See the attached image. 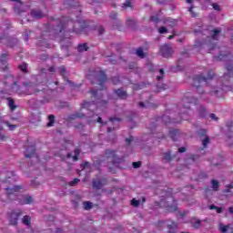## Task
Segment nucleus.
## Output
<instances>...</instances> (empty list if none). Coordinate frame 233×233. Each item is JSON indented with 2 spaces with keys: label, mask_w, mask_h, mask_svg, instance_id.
<instances>
[{
  "label": "nucleus",
  "mask_w": 233,
  "mask_h": 233,
  "mask_svg": "<svg viewBox=\"0 0 233 233\" xmlns=\"http://www.w3.org/2000/svg\"><path fill=\"white\" fill-rule=\"evenodd\" d=\"M90 94L94 100L92 102L84 101L81 108H90V105H96V106H105L106 105H108V101L103 100V94L99 93V90L92 89Z\"/></svg>",
  "instance_id": "0eeeda50"
},
{
  "label": "nucleus",
  "mask_w": 233,
  "mask_h": 233,
  "mask_svg": "<svg viewBox=\"0 0 233 233\" xmlns=\"http://www.w3.org/2000/svg\"><path fill=\"white\" fill-rule=\"evenodd\" d=\"M198 136H199V137L201 138V139H203V137H207L208 136H207V130H205V129H200L199 131H198Z\"/></svg>",
  "instance_id": "8fccbe9b"
},
{
  "label": "nucleus",
  "mask_w": 233,
  "mask_h": 233,
  "mask_svg": "<svg viewBox=\"0 0 233 233\" xmlns=\"http://www.w3.org/2000/svg\"><path fill=\"white\" fill-rule=\"evenodd\" d=\"M160 121H162V123L164 125H168V123H179V121H176V120H172V118H170L168 116L164 115L161 118Z\"/></svg>",
  "instance_id": "b1692460"
},
{
  "label": "nucleus",
  "mask_w": 233,
  "mask_h": 233,
  "mask_svg": "<svg viewBox=\"0 0 233 233\" xmlns=\"http://www.w3.org/2000/svg\"><path fill=\"white\" fill-rule=\"evenodd\" d=\"M210 5L211 6H213V10H216L217 12H221V7L219 6V5L216 3H211Z\"/></svg>",
  "instance_id": "603ef678"
},
{
  "label": "nucleus",
  "mask_w": 233,
  "mask_h": 233,
  "mask_svg": "<svg viewBox=\"0 0 233 233\" xmlns=\"http://www.w3.org/2000/svg\"><path fill=\"white\" fill-rule=\"evenodd\" d=\"M61 152H63L62 150H60V152L58 153L59 157L62 159V161H66V159H70L72 157L73 161H79V156L81 155V148L76 147L74 150V156H72V153H67L66 156L61 154Z\"/></svg>",
  "instance_id": "6e6552de"
},
{
  "label": "nucleus",
  "mask_w": 233,
  "mask_h": 233,
  "mask_svg": "<svg viewBox=\"0 0 233 233\" xmlns=\"http://www.w3.org/2000/svg\"><path fill=\"white\" fill-rule=\"evenodd\" d=\"M132 167L133 168H141V161L133 162Z\"/></svg>",
  "instance_id": "0e129e2a"
},
{
  "label": "nucleus",
  "mask_w": 233,
  "mask_h": 233,
  "mask_svg": "<svg viewBox=\"0 0 233 233\" xmlns=\"http://www.w3.org/2000/svg\"><path fill=\"white\" fill-rule=\"evenodd\" d=\"M104 161L107 162V165H113L116 168H124L121 167L125 163V157H119L116 151L114 149H106L104 153Z\"/></svg>",
  "instance_id": "20e7f679"
},
{
  "label": "nucleus",
  "mask_w": 233,
  "mask_h": 233,
  "mask_svg": "<svg viewBox=\"0 0 233 233\" xmlns=\"http://www.w3.org/2000/svg\"><path fill=\"white\" fill-rule=\"evenodd\" d=\"M157 205L160 208H166L167 212H177V200L174 198L172 193H166L164 197H161L159 202H157Z\"/></svg>",
  "instance_id": "39448f33"
},
{
  "label": "nucleus",
  "mask_w": 233,
  "mask_h": 233,
  "mask_svg": "<svg viewBox=\"0 0 233 233\" xmlns=\"http://www.w3.org/2000/svg\"><path fill=\"white\" fill-rule=\"evenodd\" d=\"M31 221H32V218H30V216H26V215L24 216L22 219V223L26 227H30V225H32Z\"/></svg>",
  "instance_id": "c756f323"
},
{
  "label": "nucleus",
  "mask_w": 233,
  "mask_h": 233,
  "mask_svg": "<svg viewBox=\"0 0 233 233\" xmlns=\"http://www.w3.org/2000/svg\"><path fill=\"white\" fill-rule=\"evenodd\" d=\"M46 88H47L46 86H43L41 85H38L37 87L35 89V94L37 92H45Z\"/></svg>",
  "instance_id": "de8ad7c7"
},
{
  "label": "nucleus",
  "mask_w": 233,
  "mask_h": 233,
  "mask_svg": "<svg viewBox=\"0 0 233 233\" xmlns=\"http://www.w3.org/2000/svg\"><path fill=\"white\" fill-rule=\"evenodd\" d=\"M75 128L78 132H84L85 131V126L82 123L75 125Z\"/></svg>",
  "instance_id": "a18cd8bd"
},
{
  "label": "nucleus",
  "mask_w": 233,
  "mask_h": 233,
  "mask_svg": "<svg viewBox=\"0 0 233 233\" xmlns=\"http://www.w3.org/2000/svg\"><path fill=\"white\" fill-rule=\"evenodd\" d=\"M32 201H34L32 197H30L28 195L24 197V205H30L32 203Z\"/></svg>",
  "instance_id": "a19ab883"
},
{
  "label": "nucleus",
  "mask_w": 233,
  "mask_h": 233,
  "mask_svg": "<svg viewBox=\"0 0 233 233\" xmlns=\"http://www.w3.org/2000/svg\"><path fill=\"white\" fill-rule=\"evenodd\" d=\"M65 5L66 6H71V8H76V6H79V3L76 2V0H66Z\"/></svg>",
  "instance_id": "a878e982"
},
{
  "label": "nucleus",
  "mask_w": 233,
  "mask_h": 233,
  "mask_svg": "<svg viewBox=\"0 0 233 233\" xmlns=\"http://www.w3.org/2000/svg\"><path fill=\"white\" fill-rule=\"evenodd\" d=\"M136 54L137 57H140V59H145L147 57L145 51H143V47H138L136 51Z\"/></svg>",
  "instance_id": "c85d7f7f"
},
{
  "label": "nucleus",
  "mask_w": 233,
  "mask_h": 233,
  "mask_svg": "<svg viewBox=\"0 0 233 233\" xmlns=\"http://www.w3.org/2000/svg\"><path fill=\"white\" fill-rule=\"evenodd\" d=\"M8 101V106L11 110V112H14V110H15V108H17V106H15V101H14L13 98L8 97L7 98Z\"/></svg>",
  "instance_id": "bb28decb"
},
{
  "label": "nucleus",
  "mask_w": 233,
  "mask_h": 233,
  "mask_svg": "<svg viewBox=\"0 0 233 233\" xmlns=\"http://www.w3.org/2000/svg\"><path fill=\"white\" fill-rule=\"evenodd\" d=\"M104 185H106V179L93 180V188H96V190H101Z\"/></svg>",
  "instance_id": "a211bd4d"
},
{
  "label": "nucleus",
  "mask_w": 233,
  "mask_h": 233,
  "mask_svg": "<svg viewBox=\"0 0 233 233\" xmlns=\"http://www.w3.org/2000/svg\"><path fill=\"white\" fill-rule=\"evenodd\" d=\"M214 76H216L214 71L209 70L207 76H204L203 74L196 75L193 76L192 86L196 88L197 94L200 95V99H202V101L208 102V93H206V91L203 90V88L201 87V83H207V81L214 79Z\"/></svg>",
  "instance_id": "f03ea898"
},
{
  "label": "nucleus",
  "mask_w": 233,
  "mask_h": 233,
  "mask_svg": "<svg viewBox=\"0 0 233 233\" xmlns=\"http://www.w3.org/2000/svg\"><path fill=\"white\" fill-rule=\"evenodd\" d=\"M35 155V146H30L25 149V157H34Z\"/></svg>",
  "instance_id": "412c9836"
},
{
  "label": "nucleus",
  "mask_w": 233,
  "mask_h": 233,
  "mask_svg": "<svg viewBox=\"0 0 233 233\" xmlns=\"http://www.w3.org/2000/svg\"><path fill=\"white\" fill-rule=\"evenodd\" d=\"M84 117L86 118L87 125H92V123L103 124V118H101V116H98L96 113H94V111L87 113V115H85L81 112H75L69 116V119L72 120L83 119Z\"/></svg>",
  "instance_id": "423d86ee"
},
{
  "label": "nucleus",
  "mask_w": 233,
  "mask_h": 233,
  "mask_svg": "<svg viewBox=\"0 0 233 233\" xmlns=\"http://www.w3.org/2000/svg\"><path fill=\"white\" fill-rule=\"evenodd\" d=\"M109 18L112 21V25H113V28H117L118 30H121V21H119V19L117 18V13L116 12H111L109 14Z\"/></svg>",
  "instance_id": "f8f14e48"
},
{
  "label": "nucleus",
  "mask_w": 233,
  "mask_h": 233,
  "mask_svg": "<svg viewBox=\"0 0 233 233\" xmlns=\"http://www.w3.org/2000/svg\"><path fill=\"white\" fill-rule=\"evenodd\" d=\"M21 216H23V211H21V210L11 212V214L9 216L10 225H13V226L17 225V221H18L19 218H21Z\"/></svg>",
  "instance_id": "9b49d317"
},
{
  "label": "nucleus",
  "mask_w": 233,
  "mask_h": 233,
  "mask_svg": "<svg viewBox=\"0 0 233 233\" xmlns=\"http://www.w3.org/2000/svg\"><path fill=\"white\" fill-rule=\"evenodd\" d=\"M191 226L193 227V228H199V227H201V220H199V219H193L191 221Z\"/></svg>",
  "instance_id": "c9c22d12"
},
{
  "label": "nucleus",
  "mask_w": 233,
  "mask_h": 233,
  "mask_svg": "<svg viewBox=\"0 0 233 233\" xmlns=\"http://www.w3.org/2000/svg\"><path fill=\"white\" fill-rule=\"evenodd\" d=\"M77 51L78 52H88V46L86 45V43L79 44L77 46Z\"/></svg>",
  "instance_id": "2f4dec72"
},
{
  "label": "nucleus",
  "mask_w": 233,
  "mask_h": 233,
  "mask_svg": "<svg viewBox=\"0 0 233 233\" xmlns=\"http://www.w3.org/2000/svg\"><path fill=\"white\" fill-rule=\"evenodd\" d=\"M84 208L85 210H90V208H92V202H89V201L84 202Z\"/></svg>",
  "instance_id": "3c124183"
},
{
  "label": "nucleus",
  "mask_w": 233,
  "mask_h": 233,
  "mask_svg": "<svg viewBox=\"0 0 233 233\" xmlns=\"http://www.w3.org/2000/svg\"><path fill=\"white\" fill-rule=\"evenodd\" d=\"M198 112L200 117H207V108H205V106H201Z\"/></svg>",
  "instance_id": "58836bf2"
},
{
  "label": "nucleus",
  "mask_w": 233,
  "mask_h": 233,
  "mask_svg": "<svg viewBox=\"0 0 233 233\" xmlns=\"http://www.w3.org/2000/svg\"><path fill=\"white\" fill-rule=\"evenodd\" d=\"M30 15L33 17V19H43V17H46V15L41 11V9H32L30 11Z\"/></svg>",
  "instance_id": "dca6fc26"
},
{
  "label": "nucleus",
  "mask_w": 233,
  "mask_h": 233,
  "mask_svg": "<svg viewBox=\"0 0 233 233\" xmlns=\"http://www.w3.org/2000/svg\"><path fill=\"white\" fill-rule=\"evenodd\" d=\"M138 106L139 108H154V104L150 102H139Z\"/></svg>",
  "instance_id": "393cba45"
},
{
  "label": "nucleus",
  "mask_w": 233,
  "mask_h": 233,
  "mask_svg": "<svg viewBox=\"0 0 233 233\" xmlns=\"http://www.w3.org/2000/svg\"><path fill=\"white\" fill-rule=\"evenodd\" d=\"M217 61H225L227 64L225 65V69L228 73H224L222 76V81H230V77H233V55L228 51H219L218 56H216Z\"/></svg>",
  "instance_id": "7ed1b4c3"
},
{
  "label": "nucleus",
  "mask_w": 233,
  "mask_h": 233,
  "mask_svg": "<svg viewBox=\"0 0 233 233\" xmlns=\"http://www.w3.org/2000/svg\"><path fill=\"white\" fill-rule=\"evenodd\" d=\"M219 34H221V30L220 29H214L211 31V36L212 39H216L218 37V35H219Z\"/></svg>",
  "instance_id": "c03bdc74"
},
{
  "label": "nucleus",
  "mask_w": 233,
  "mask_h": 233,
  "mask_svg": "<svg viewBox=\"0 0 233 233\" xmlns=\"http://www.w3.org/2000/svg\"><path fill=\"white\" fill-rule=\"evenodd\" d=\"M23 189V186H14L13 187H6L5 191L7 196L11 197L15 194V192H19V190Z\"/></svg>",
  "instance_id": "6ab92c4d"
},
{
  "label": "nucleus",
  "mask_w": 233,
  "mask_h": 233,
  "mask_svg": "<svg viewBox=\"0 0 233 233\" xmlns=\"http://www.w3.org/2000/svg\"><path fill=\"white\" fill-rule=\"evenodd\" d=\"M157 88H158V90H167V88H168V86L167 84L157 83Z\"/></svg>",
  "instance_id": "49530a36"
},
{
  "label": "nucleus",
  "mask_w": 233,
  "mask_h": 233,
  "mask_svg": "<svg viewBox=\"0 0 233 233\" xmlns=\"http://www.w3.org/2000/svg\"><path fill=\"white\" fill-rule=\"evenodd\" d=\"M209 210H216L217 214H223V208H219L214 204L209 206Z\"/></svg>",
  "instance_id": "72a5a7b5"
},
{
  "label": "nucleus",
  "mask_w": 233,
  "mask_h": 233,
  "mask_svg": "<svg viewBox=\"0 0 233 233\" xmlns=\"http://www.w3.org/2000/svg\"><path fill=\"white\" fill-rule=\"evenodd\" d=\"M113 94H115V96L118 97V99L125 100L128 98V93L125 89H123V87L114 89Z\"/></svg>",
  "instance_id": "4468645a"
},
{
  "label": "nucleus",
  "mask_w": 233,
  "mask_h": 233,
  "mask_svg": "<svg viewBox=\"0 0 233 233\" xmlns=\"http://www.w3.org/2000/svg\"><path fill=\"white\" fill-rule=\"evenodd\" d=\"M150 21H152L153 23H159V17L157 15H152L150 17Z\"/></svg>",
  "instance_id": "69168bd1"
},
{
  "label": "nucleus",
  "mask_w": 233,
  "mask_h": 233,
  "mask_svg": "<svg viewBox=\"0 0 233 233\" xmlns=\"http://www.w3.org/2000/svg\"><path fill=\"white\" fill-rule=\"evenodd\" d=\"M158 32L159 34H167V32H168V29H167V27L162 26L158 28Z\"/></svg>",
  "instance_id": "338daca9"
},
{
  "label": "nucleus",
  "mask_w": 233,
  "mask_h": 233,
  "mask_svg": "<svg viewBox=\"0 0 233 233\" xmlns=\"http://www.w3.org/2000/svg\"><path fill=\"white\" fill-rule=\"evenodd\" d=\"M48 123L47 127H54V124L56 123V116L54 115H49L48 116Z\"/></svg>",
  "instance_id": "f704fd0d"
},
{
  "label": "nucleus",
  "mask_w": 233,
  "mask_h": 233,
  "mask_svg": "<svg viewBox=\"0 0 233 233\" xmlns=\"http://www.w3.org/2000/svg\"><path fill=\"white\" fill-rule=\"evenodd\" d=\"M141 203V201L140 200H137V199H136V198H133L132 200H131V205H132V207H139V204Z\"/></svg>",
  "instance_id": "5fc2aeb1"
},
{
  "label": "nucleus",
  "mask_w": 233,
  "mask_h": 233,
  "mask_svg": "<svg viewBox=\"0 0 233 233\" xmlns=\"http://www.w3.org/2000/svg\"><path fill=\"white\" fill-rule=\"evenodd\" d=\"M18 68L21 70V72H24V74H28V65L24 63L20 65Z\"/></svg>",
  "instance_id": "ea45409f"
},
{
  "label": "nucleus",
  "mask_w": 233,
  "mask_h": 233,
  "mask_svg": "<svg viewBox=\"0 0 233 233\" xmlns=\"http://www.w3.org/2000/svg\"><path fill=\"white\" fill-rule=\"evenodd\" d=\"M132 7V0H126L124 3V8H130Z\"/></svg>",
  "instance_id": "4d7b16f0"
},
{
  "label": "nucleus",
  "mask_w": 233,
  "mask_h": 233,
  "mask_svg": "<svg viewBox=\"0 0 233 233\" xmlns=\"http://www.w3.org/2000/svg\"><path fill=\"white\" fill-rule=\"evenodd\" d=\"M15 14H21L23 12V10L21 9V6L15 5Z\"/></svg>",
  "instance_id": "774afa93"
},
{
  "label": "nucleus",
  "mask_w": 233,
  "mask_h": 233,
  "mask_svg": "<svg viewBox=\"0 0 233 233\" xmlns=\"http://www.w3.org/2000/svg\"><path fill=\"white\" fill-rule=\"evenodd\" d=\"M189 110H190V106L184 105L179 112L180 119H187V116H188Z\"/></svg>",
  "instance_id": "aec40b11"
},
{
  "label": "nucleus",
  "mask_w": 233,
  "mask_h": 233,
  "mask_svg": "<svg viewBox=\"0 0 233 233\" xmlns=\"http://www.w3.org/2000/svg\"><path fill=\"white\" fill-rule=\"evenodd\" d=\"M79 181H81L79 178H74L72 181L69 182V186L76 187V185H77V183H79Z\"/></svg>",
  "instance_id": "864d4df0"
},
{
  "label": "nucleus",
  "mask_w": 233,
  "mask_h": 233,
  "mask_svg": "<svg viewBox=\"0 0 233 233\" xmlns=\"http://www.w3.org/2000/svg\"><path fill=\"white\" fill-rule=\"evenodd\" d=\"M27 105H29V106H35V98L27 100Z\"/></svg>",
  "instance_id": "e2e57ef3"
},
{
  "label": "nucleus",
  "mask_w": 233,
  "mask_h": 233,
  "mask_svg": "<svg viewBox=\"0 0 233 233\" xmlns=\"http://www.w3.org/2000/svg\"><path fill=\"white\" fill-rule=\"evenodd\" d=\"M162 163L169 164L176 159V155L172 154V151L167 150L160 154Z\"/></svg>",
  "instance_id": "9d476101"
},
{
  "label": "nucleus",
  "mask_w": 233,
  "mask_h": 233,
  "mask_svg": "<svg viewBox=\"0 0 233 233\" xmlns=\"http://www.w3.org/2000/svg\"><path fill=\"white\" fill-rule=\"evenodd\" d=\"M76 19L74 18V15H71L70 18L63 16L58 20H53L50 25L53 26L54 34H61V32L83 34V32H85V27H81L80 29L76 28V23L79 21V15H76Z\"/></svg>",
  "instance_id": "f257e3e1"
},
{
  "label": "nucleus",
  "mask_w": 233,
  "mask_h": 233,
  "mask_svg": "<svg viewBox=\"0 0 233 233\" xmlns=\"http://www.w3.org/2000/svg\"><path fill=\"white\" fill-rule=\"evenodd\" d=\"M164 24H166L167 26H171V28H174V26L177 25V20L172 18H166L164 20Z\"/></svg>",
  "instance_id": "5701e85b"
},
{
  "label": "nucleus",
  "mask_w": 233,
  "mask_h": 233,
  "mask_svg": "<svg viewBox=\"0 0 233 233\" xmlns=\"http://www.w3.org/2000/svg\"><path fill=\"white\" fill-rule=\"evenodd\" d=\"M61 48L62 50H64L65 52H68V47L72 46V43L68 40L66 44H65V40L61 41Z\"/></svg>",
  "instance_id": "7c9ffc66"
},
{
  "label": "nucleus",
  "mask_w": 233,
  "mask_h": 233,
  "mask_svg": "<svg viewBox=\"0 0 233 233\" xmlns=\"http://www.w3.org/2000/svg\"><path fill=\"white\" fill-rule=\"evenodd\" d=\"M194 8H196V6H194V5H191L188 8V12L191 13L192 17H198V14L194 12Z\"/></svg>",
  "instance_id": "09e8293b"
},
{
  "label": "nucleus",
  "mask_w": 233,
  "mask_h": 233,
  "mask_svg": "<svg viewBox=\"0 0 233 233\" xmlns=\"http://www.w3.org/2000/svg\"><path fill=\"white\" fill-rule=\"evenodd\" d=\"M199 159V156L198 155H191L189 157L186 159V163H196Z\"/></svg>",
  "instance_id": "473e14b6"
},
{
  "label": "nucleus",
  "mask_w": 233,
  "mask_h": 233,
  "mask_svg": "<svg viewBox=\"0 0 233 233\" xmlns=\"http://www.w3.org/2000/svg\"><path fill=\"white\" fill-rule=\"evenodd\" d=\"M0 43H4L5 45H7V46H10V48H14V46H17L19 40L4 35L3 36H0Z\"/></svg>",
  "instance_id": "1a4fd4ad"
},
{
  "label": "nucleus",
  "mask_w": 233,
  "mask_h": 233,
  "mask_svg": "<svg viewBox=\"0 0 233 233\" xmlns=\"http://www.w3.org/2000/svg\"><path fill=\"white\" fill-rule=\"evenodd\" d=\"M202 140V147L204 148H207V147H208V143H210V137H206L204 138H201Z\"/></svg>",
  "instance_id": "4c0bfd02"
},
{
  "label": "nucleus",
  "mask_w": 233,
  "mask_h": 233,
  "mask_svg": "<svg viewBox=\"0 0 233 233\" xmlns=\"http://www.w3.org/2000/svg\"><path fill=\"white\" fill-rule=\"evenodd\" d=\"M223 90V87H212L211 90L209 91V95L210 96H218L219 94H221V91Z\"/></svg>",
  "instance_id": "cd10ccee"
},
{
  "label": "nucleus",
  "mask_w": 233,
  "mask_h": 233,
  "mask_svg": "<svg viewBox=\"0 0 233 233\" xmlns=\"http://www.w3.org/2000/svg\"><path fill=\"white\" fill-rule=\"evenodd\" d=\"M134 141H136V137H127V138H126V143L127 144V145H130L132 142H134Z\"/></svg>",
  "instance_id": "052dcab7"
},
{
  "label": "nucleus",
  "mask_w": 233,
  "mask_h": 233,
  "mask_svg": "<svg viewBox=\"0 0 233 233\" xmlns=\"http://www.w3.org/2000/svg\"><path fill=\"white\" fill-rule=\"evenodd\" d=\"M111 81H112L113 85H119V83L121 82V80H119V78L117 76H113L111 78Z\"/></svg>",
  "instance_id": "6e6d98bb"
},
{
  "label": "nucleus",
  "mask_w": 233,
  "mask_h": 233,
  "mask_svg": "<svg viewBox=\"0 0 233 233\" xmlns=\"http://www.w3.org/2000/svg\"><path fill=\"white\" fill-rule=\"evenodd\" d=\"M6 61H8V54H2L0 56V63H2V65H5Z\"/></svg>",
  "instance_id": "79ce46f5"
},
{
  "label": "nucleus",
  "mask_w": 233,
  "mask_h": 233,
  "mask_svg": "<svg viewBox=\"0 0 233 233\" xmlns=\"http://www.w3.org/2000/svg\"><path fill=\"white\" fill-rule=\"evenodd\" d=\"M96 79L98 81V85L101 86V90H105V83H106V74L105 71L100 70L98 75L96 76Z\"/></svg>",
  "instance_id": "ddd939ff"
},
{
  "label": "nucleus",
  "mask_w": 233,
  "mask_h": 233,
  "mask_svg": "<svg viewBox=\"0 0 233 233\" xmlns=\"http://www.w3.org/2000/svg\"><path fill=\"white\" fill-rule=\"evenodd\" d=\"M88 167H90V162H84L80 165V168H82V170H85V168H88Z\"/></svg>",
  "instance_id": "680f3d73"
},
{
  "label": "nucleus",
  "mask_w": 233,
  "mask_h": 233,
  "mask_svg": "<svg viewBox=\"0 0 233 233\" xmlns=\"http://www.w3.org/2000/svg\"><path fill=\"white\" fill-rule=\"evenodd\" d=\"M159 73L161 74V76H157V81H161V79H163V76L165 75V69L160 68Z\"/></svg>",
  "instance_id": "13d9d810"
},
{
  "label": "nucleus",
  "mask_w": 233,
  "mask_h": 233,
  "mask_svg": "<svg viewBox=\"0 0 233 233\" xmlns=\"http://www.w3.org/2000/svg\"><path fill=\"white\" fill-rule=\"evenodd\" d=\"M226 127H228V130L229 132H233L232 127H233V122L232 121H228L226 124Z\"/></svg>",
  "instance_id": "bf43d9fd"
},
{
  "label": "nucleus",
  "mask_w": 233,
  "mask_h": 233,
  "mask_svg": "<svg viewBox=\"0 0 233 233\" xmlns=\"http://www.w3.org/2000/svg\"><path fill=\"white\" fill-rule=\"evenodd\" d=\"M169 136L173 141H177L181 136V133L178 129H173L169 131Z\"/></svg>",
  "instance_id": "4be33fe9"
},
{
  "label": "nucleus",
  "mask_w": 233,
  "mask_h": 233,
  "mask_svg": "<svg viewBox=\"0 0 233 233\" xmlns=\"http://www.w3.org/2000/svg\"><path fill=\"white\" fill-rule=\"evenodd\" d=\"M182 103H184V105L185 103H187L188 105H198L199 100L194 96H185L182 99Z\"/></svg>",
  "instance_id": "f3484780"
},
{
  "label": "nucleus",
  "mask_w": 233,
  "mask_h": 233,
  "mask_svg": "<svg viewBox=\"0 0 233 233\" xmlns=\"http://www.w3.org/2000/svg\"><path fill=\"white\" fill-rule=\"evenodd\" d=\"M58 72L60 76H62L63 77H66V68L64 66L58 67Z\"/></svg>",
  "instance_id": "37998d69"
},
{
  "label": "nucleus",
  "mask_w": 233,
  "mask_h": 233,
  "mask_svg": "<svg viewBox=\"0 0 233 233\" xmlns=\"http://www.w3.org/2000/svg\"><path fill=\"white\" fill-rule=\"evenodd\" d=\"M174 51L168 45H164L160 47V54L163 57H170Z\"/></svg>",
  "instance_id": "2eb2a0df"
},
{
  "label": "nucleus",
  "mask_w": 233,
  "mask_h": 233,
  "mask_svg": "<svg viewBox=\"0 0 233 233\" xmlns=\"http://www.w3.org/2000/svg\"><path fill=\"white\" fill-rule=\"evenodd\" d=\"M211 187H212L213 190L218 191V188H219V181H218L216 179H212Z\"/></svg>",
  "instance_id": "e433bc0d"
}]
</instances>
